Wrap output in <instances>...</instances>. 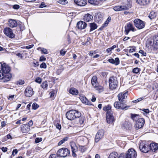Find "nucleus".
I'll return each mask as SVG.
<instances>
[{"mask_svg": "<svg viewBox=\"0 0 158 158\" xmlns=\"http://www.w3.org/2000/svg\"><path fill=\"white\" fill-rule=\"evenodd\" d=\"M10 67L5 63H0V81L2 82H6L10 81L12 77L10 73Z\"/></svg>", "mask_w": 158, "mask_h": 158, "instance_id": "obj_1", "label": "nucleus"}, {"mask_svg": "<svg viewBox=\"0 0 158 158\" xmlns=\"http://www.w3.org/2000/svg\"><path fill=\"white\" fill-rule=\"evenodd\" d=\"M81 116V113L79 111L75 110H69L66 114V117L70 120H73L79 118Z\"/></svg>", "mask_w": 158, "mask_h": 158, "instance_id": "obj_2", "label": "nucleus"}, {"mask_svg": "<svg viewBox=\"0 0 158 158\" xmlns=\"http://www.w3.org/2000/svg\"><path fill=\"white\" fill-rule=\"evenodd\" d=\"M147 45L152 52H156L158 49V36L154 38L152 41H148Z\"/></svg>", "mask_w": 158, "mask_h": 158, "instance_id": "obj_3", "label": "nucleus"}, {"mask_svg": "<svg viewBox=\"0 0 158 158\" xmlns=\"http://www.w3.org/2000/svg\"><path fill=\"white\" fill-rule=\"evenodd\" d=\"M109 83L110 89L113 90L115 89L118 83L117 77L114 76L110 77L109 80Z\"/></svg>", "mask_w": 158, "mask_h": 158, "instance_id": "obj_4", "label": "nucleus"}, {"mask_svg": "<svg viewBox=\"0 0 158 158\" xmlns=\"http://www.w3.org/2000/svg\"><path fill=\"white\" fill-rule=\"evenodd\" d=\"M70 151L68 148H64L59 149L57 152V155L60 157H65L70 154Z\"/></svg>", "mask_w": 158, "mask_h": 158, "instance_id": "obj_5", "label": "nucleus"}, {"mask_svg": "<svg viewBox=\"0 0 158 158\" xmlns=\"http://www.w3.org/2000/svg\"><path fill=\"white\" fill-rule=\"evenodd\" d=\"M134 23L135 26L139 29H141L145 27V23L139 19H135L134 20Z\"/></svg>", "mask_w": 158, "mask_h": 158, "instance_id": "obj_6", "label": "nucleus"}, {"mask_svg": "<svg viewBox=\"0 0 158 158\" xmlns=\"http://www.w3.org/2000/svg\"><path fill=\"white\" fill-rule=\"evenodd\" d=\"M114 106L117 109L127 110L130 107L129 106H127L123 102H116L114 104Z\"/></svg>", "mask_w": 158, "mask_h": 158, "instance_id": "obj_7", "label": "nucleus"}, {"mask_svg": "<svg viewBox=\"0 0 158 158\" xmlns=\"http://www.w3.org/2000/svg\"><path fill=\"white\" fill-rule=\"evenodd\" d=\"M136 30V29L133 24L130 23H127L125 27L124 32L126 35L128 34L130 31H135Z\"/></svg>", "mask_w": 158, "mask_h": 158, "instance_id": "obj_8", "label": "nucleus"}, {"mask_svg": "<svg viewBox=\"0 0 158 158\" xmlns=\"http://www.w3.org/2000/svg\"><path fill=\"white\" fill-rule=\"evenodd\" d=\"M3 32L6 36L10 38H13L15 37V35L13 33L12 30L9 27L4 28Z\"/></svg>", "mask_w": 158, "mask_h": 158, "instance_id": "obj_9", "label": "nucleus"}, {"mask_svg": "<svg viewBox=\"0 0 158 158\" xmlns=\"http://www.w3.org/2000/svg\"><path fill=\"white\" fill-rule=\"evenodd\" d=\"M137 153L135 151L133 148L128 150L126 154V158H136Z\"/></svg>", "mask_w": 158, "mask_h": 158, "instance_id": "obj_10", "label": "nucleus"}, {"mask_svg": "<svg viewBox=\"0 0 158 158\" xmlns=\"http://www.w3.org/2000/svg\"><path fill=\"white\" fill-rule=\"evenodd\" d=\"M144 123L145 120L144 118H139L136 121L135 125V127L136 129L141 128L143 127Z\"/></svg>", "mask_w": 158, "mask_h": 158, "instance_id": "obj_11", "label": "nucleus"}, {"mask_svg": "<svg viewBox=\"0 0 158 158\" xmlns=\"http://www.w3.org/2000/svg\"><path fill=\"white\" fill-rule=\"evenodd\" d=\"M131 7L130 3H129V5L124 6H118L114 7L113 9L116 11H118L123 10H126Z\"/></svg>", "mask_w": 158, "mask_h": 158, "instance_id": "obj_12", "label": "nucleus"}, {"mask_svg": "<svg viewBox=\"0 0 158 158\" xmlns=\"http://www.w3.org/2000/svg\"><path fill=\"white\" fill-rule=\"evenodd\" d=\"M104 135V131L101 129L98 131L96 135L95 139V142H98L103 137Z\"/></svg>", "mask_w": 158, "mask_h": 158, "instance_id": "obj_13", "label": "nucleus"}, {"mask_svg": "<svg viewBox=\"0 0 158 158\" xmlns=\"http://www.w3.org/2000/svg\"><path fill=\"white\" fill-rule=\"evenodd\" d=\"M70 144L72 153V156L73 157H76L77 156L76 152L78 151L77 147L74 142H71L70 143Z\"/></svg>", "mask_w": 158, "mask_h": 158, "instance_id": "obj_14", "label": "nucleus"}, {"mask_svg": "<svg viewBox=\"0 0 158 158\" xmlns=\"http://www.w3.org/2000/svg\"><path fill=\"white\" fill-rule=\"evenodd\" d=\"M127 92H126L125 93H119L118 95V98L119 101L121 102L124 103L125 102V101L124 100L127 98Z\"/></svg>", "mask_w": 158, "mask_h": 158, "instance_id": "obj_15", "label": "nucleus"}, {"mask_svg": "<svg viewBox=\"0 0 158 158\" xmlns=\"http://www.w3.org/2000/svg\"><path fill=\"white\" fill-rule=\"evenodd\" d=\"M106 121L108 123L110 124H112L114 121V117L112 115V112H108L106 114Z\"/></svg>", "mask_w": 158, "mask_h": 158, "instance_id": "obj_16", "label": "nucleus"}, {"mask_svg": "<svg viewBox=\"0 0 158 158\" xmlns=\"http://www.w3.org/2000/svg\"><path fill=\"white\" fill-rule=\"evenodd\" d=\"M24 94L27 97H30L34 94L33 89L31 87L28 86L24 91Z\"/></svg>", "mask_w": 158, "mask_h": 158, "instance_id": "obj_17", "label": "nucleus"}, {"mask_svg": "<svg viewBox=\"0 0 158 158\" xmlns=\"http://www.w3.org/2000/svg\"><path fill=\"white\" fill-rule=\"evenodd\" d=\"M139 148L140 150L142 152L144 153H147L150 150L149 145L146 144L143 145H140L139 146Z\"/></svg>", "mask_w": 158, "mask_h": 158, "instance_id": "obj_18", "label": "nucleus"}, {"mask_svg": "<svg viewBox=\"0 0 158 158\" xmlns=\"http://www.w3.org/2000/svg\"><path fill=\"white\" fill-rule=\"evenodd\" d=\"M79 96V98L82 103L88 105H91L90 101L88 100L85 96L83 95H81Z\"/></svg>", "mask_w": 158, "mask_h": 158, "instance_id": "obj_19", "label": "nucleus"}, {"mask_svg": "<svg viewBox=\"0 0 158 158\" xmlns=\"http://www.w3.org/2000/svg\"><path fill=\"white\" fill-rule=\"evenodd\" d=\"M7 24L8 26L11 28L15 27L17 26V23L16 21L12 19L8 20Z\"/></svg>", "mask_w": 158, "mask_h": 158, "instance_id": "obj_20", "label": "nucleus"}, {"mask_svg": "<svg viewBox=\"0 0 158 158\" xmlns=\"http://www.w3.org/2000/svg\"><path fill=\"white\" fill-rule=\"evenodd\" d=\"M87 24L84 22L80 21L77 24V27L79 29L82 30L85 29L87 26Z\"/></svg>", "mask_w": 158, "mask_h": 158, "instance_id": "obj_21", "label": "nucleus"}, {"mask_svg": "<svg viewBox=\"0 0 158 158\" xmlns=\"http://www.w3.org/2000/svg\"><path fill=\"white\" fill-rule=\"evenodd\" d=\"M30 130V128L27 124H23L21 127V131L23 133H28Z\"/></svg>", "mask_w": 158, "mask_h": 158, "instance_id": "obj_22", "label": "nucleus"}, {"mask_svg": "<svg viewBox=\"0 0 158 158\" xmlns=\"http://www.w3.org/2000/svg\"><path fill=\"white\" fill-rule=\"evenodd\" d=\"M150 150L152 152H155L158 149V144L155 143H152L149 145Z\"/></svg>", "mask_w": 158, "mask_h": 158, "instance_id": "obj_23", "label": "nucleus"}, {"mask_svg": "<svg viewBox=\"0 0 158 158\" xmlns=\"http://www.w3.org/2000/svg\"><path fill=\"white\" fill-rule=\"evenodd\" d=\"M86 0H74V2L78 6H84L87 3Z\"/></svg>", "mask_w": 158, "mask_h": 158, "instance_id": "obj_24", "label": "nucleus"}, {"mask_svg": "<svg viewBox=\"0 0 158 158\" xmlns=\"http://www.w3.org/2000/svg\"><path fill=\"white\" fill-rule=\"evenodd\" d=\"M138 4L141 6H145L149 3V0H135Z\"/></svg>", "mask_w": 158, "mask_h": 158, "instance_id": "obj_25", "label": "nucleus"}, {"mask_svg": "<svg viewBox=\"0 0 158 158\" xmlns=\"http://www.w3.org/2000/svg\"><path fill=\"white\" fill-rule=\"evenodd\" d=\"M103 14L100 12L98 13L95 16V19L96 21L99 22L102 20Z\"/></svg>", "mask_w": 158, "mask_h": 158, "instance_id": "obj_26", "label": "nucleus"}, {"mask_svg": "<svg viewBox=\"0 0 158 158\" xmlns=\"http://www.w3.org/2000/svg\"><path fill=\"white\" fill-rule=\"evenodd\" d=\"M93 16L89 14H85L83 20L84 21L89 22L92 20Z\"/></svg>", "mask_w": 158, "mask_h": 158, "instance_id": "obj_27", "label": "nucleus"}, {"mask_svg": "<svg viewBox=\"0 0 158 158\" xmlns=\"http://www.w3.org/2000/svg\"><path fill=\"white\" fill-rule=\"evenodd\" d=\"M108 61L110 63L118 65L119 64V60L118 58H116L114 60L113 59H109Z\"/></svg>", "mask_w": 158, "mask_h": 158, "instance_id": "obj_28", "label": "nucleus"}, {"mask_svg": "<svg viewBox=\"0 0 158 158\" xmlns=\"http://www.w3.org/2000/svg\"><path fill=\"white\" fill-rule=\"evenodd\" d=\"M91 83L94 87H96L98 85V84L97 81V78L96 76L93 77L91 79Z\"/></svg>", "mask_w": 158, "mask_h": 158, "instance_id": "obj_29", "label": "nucleus"}, {"mask_svg": "<svg viewBox=\"0 0 158 158\" xmlns=\"http://www.w3.org/2000/svg\"><path fill=\"white\" fill-rule=\"evenodd\" d=\"M111 20V18L110 17H108L104 23L103 24V25L99 29L102 30L104 27H106L108 24L110 22Z\"/></svg>", "mask_w": 158, "mask_h": 158, "instance_id": "obj_30", "label": "nucleus"}, {"mask_svg": "<svg viewBox=\"0 0 158 158\" xmlns=\"http://www.w3.org/2000/svg\"><path fill=\"white\" fill-rule=\"evenodd\" d=\"M69 92L71 94L76 95H77L78 91L77 89L74 88H72L69 89Z\"/></svg>", "mask_w": 158, "mask_h": 158, "instance_id": "obj_31", "label": "nucleus"}, {"mask_svg": "<svg viewBox=\"0 0 158 158\" xmlns=\"http://www.w3.org/2000/svg\"><path fill=\"white\" fill-rule=\"evenodd\" d=\"M131 117L133 120H135L136 122L139 118H141L139 114H131Z\"/></svg>", "mask_w": 158, "mask_h": 158, "instance_id": "obj_32", "label": "nucleus"}, {"mask_svg": "<svg viewBox=\"0 0 158 158\" xmlns=\"http://www.w3.org/2000/svg\"><path fill=\"white\" fill-rule=\"evenodd\" d=\"M88 2L89 3L94 5H100L98 0H88Z\"/></svg>", "mask_w": 158, "mask_h": 158, "instance_id": "obj_33", "label": "nucleus"}, {"mask_svg": "<svg viewBox=\"0 0 158 158\" xmlns=\"http://www.w3.org/2000/svg\"><path fill=\"white\" fill-rule=\"evenodd\" d=\"M89 27L90 28V32L96 29L98 27L97 25L94 23H89Z\"/></svg>", "mask_w": 158, "mask_h": 158, "instance_id": "obj_34", "label": "nucleus"}, {"mask_svg": "<svg viewBox=\"0 0 158 158\" xmlns=\"http://www.w3.org/2000/svg\"><path fill=\"white\" fill-rule=\"evenodd\" d=\"M117 157L118 153L116 152H112L109 156V158H117Z\"/></svg>", "mask_w": 158, "mask_h": 158, "instance_id": "obj_35", "label": "nucleus"}, {"mask_svg": "<svg viewBox=\"0 0 158 158\" xmlns=\"http://www.w3.org/2000/svg\"><path fill=\"white\" fill-rule=\"evenodd\" d=\"M111 108L110 106V105H107V106H104L103 107V109L104 111H107V112L106 113H107L108 112H111L112 111H111Z\"/></svg>", "mask_w": 158, "mask_h": 158, "instance_id": "obj_36", "label": "nucleus"}, {"mask_svg": "<svg viewBox=\"0 0 158 158\" xmlns=\"http://www.w3.org/2000/svg\"><path fill=\"white\" fill-rule=\"evenodd\" d=\"M156 15L155 12L153 11H152L150 13L148 17L151 19H152L156 17Z\"/></svg>", "mask_w": 158, "mask_h": 158, "instance_id": "obj_37", "label": "nucleus"}, {"mask_svg": "<svg viewBox=\"0 0 158 158\" xmlns=\"http://www.w3.org/2000/svg\"><path fill=\"white\" fill-rule=\"evenodd\" d=\"M79 149L82 152H83L86 150L87 148L85 146H80L79 145Z\"/></svg>", "mask_w": 158, "mask_h": 158, "instance_id": "obj_38", "label": "nucleus"}, {"mask_svg": "<svg viewBox=\"0 0 158 158\" xmlns=\"http://www.w3.org/2000/svg\"><path fill=\"white\" fill-rule=\"evenodd\" d=\"M41 86L43 88L46 90L48 87V83L47 81H44L43 82Z\"/></svg>", "mask_w": 158, "mask_h": 158, "instance_id": "obj_39", "label": "nucleus"}, {"mask_svg": "<svg viewBox=\"0 0 158 158\" xmlns=\"http://www.w3.org/2000/svg\"><path fill=\"white\" fill-rule=\"evenodd\" d=\"M68 137H65L63 138L62 140H61L58 143V145H60L64 143L65 141H66L68 139Z\"/></svg>", "mask_w": 158, "mask_h": 158, "instance_id": "obj_40", "label": "nucleus"}, {"mask_svg": "<svg viewBox=\"0 0 158 158\" xmlns=\"http://www.w3.org/2000/svg\"><path fill=\"white\" fill-rule=\"evenodd\" d=\"M32 109L33 110H36L39 107V105L36 103H34L32 105Z\"/></svg>", "mask_w": 158, "mask_h": 158, "instance_id": "obj_41", "label": "nucleus"}, {"mask_svg": "<svg viewBox=\"0 0 158 158\" xmlns=\"http://www.w3.org/2000/svg\"><path fill=\"white\" fill-rule=\"evenodd\" d=\"M80 117V118H79V123L80 124H82L84 123L85 118L84 117L81 116Z\"/></svg>", "mask_w": 158, "mask_h": 158, "instance_id": "obj_42", "label": "nucleus"}, {"mask_svg": "<svg viewBox=\"0 0 158 158\" xmlns=\"http://www.w3.org/2000/svg\"><path fill=\"white\" fill-rule=\"evenodd\" d=\"M140 110H141L143 111V113L144 115L147 114L149 112V110L148 109H140Z\"/></svg>", "mask_w": 158, "mask_h": 158, "instance_id": "obj_43", "label": "nucleus"}, {"mask_svg": "<svg viewBox=\"0 0 158 158\" xmlns=\"http://www.w3.org/2000/svg\"><path fill=\"white\" fill-rule=\"evenodd\" d=\"M59 156L56 154H52L50 155L49 158H58Z\"/></svg>", "mask_w": 158, "mask_h": 158, "instance_id": "obj_44", "label": "nucleus"}, {"mask_svg": "<svg viewBox=\"0 0 158 158\" xmlns=\"http://www.w3.org/2000/svg\"><path fill=\"white\" fill-rule=\"evenodd\" d=\"M94 88H95L97 90L99 91H102L103 89V87L101 86H100L98 85V84L96 87H94Z\"/></svg>", "mask_w": 158, "mask_h": 158, "instance_id": "obj_45", "label": "nucleus"}, {"mask_svg": "<svg viewBox=\"0 0 158 158\" xmlns=\"http://www.w3.org/2000/svg\"><path fill=\"white\" fill-rule=\"evenodd\" d=\"M140 70V69L139 68H134L133 69L132 72L133 73L137 74L139 72Z\"/></svg>", "mask_w": 158, "mask_h": 158, "instance_id": "obj_46", "label": "nucleus"}, {"mask_svg": "<svg viewBox=\"0 0 158 158\" xmlns=\"http://www.w3.org/2000/svg\"><path fill=\"white\" fill-rule=\"evenodd\" d=\"M58 2L62 4H65L68 3V1L66 0H59Z\"/></svg>", "mask_w": 158, "mask_h": 158, "instance_id": "obj_47", "label": "nucleus"}, {"mask_svg": "<svg viewBox=\"0 0 158 158\" xmlns=\"http://www.w3.org/2000/svg\"><path fill=\"white\" fill-rule=\"evenodd\" d=\"M130 126V124L129 122H126L124 123V127L127 129Z\"/></svg>", "mask_w": 158, "mask_h": 158, "instance_id": "obj_48", "label": "nucleus"}, {"mask_svg": "<svg viewBox=\"0 0 158 158\" xmlns=\"http://www.w3.org/2000/svg\"><path fill=\"white\" fill-rule=\"evenodd\" d=\"M35 81L39 84L41 83L42 82V79L39 77H37L35 79Z\"/></svg>", "mask_w": 158, "mask_h": 158, "instance_id": "obj_49", "label": "nucleus"}, {"mask_svg": "<svg viewBox=\"0 0 158 158\" xmlns=\"http://www.w3.org/2000/svg\"><path fill=\"white\" fill-rule=\"evenodd\" d=\"M42 139L41 138H37L35 139V142L36 143H38L42 141Z\"/></svg>", "mask_w": 158, "mask_h": 158, "instance_id": "obj_50", "label": "nucleus"}, {"mask_svg": "<svg viewBox=\"0 0 158 158\" xmlns=\"http://www.w3.org/2000/svg\"><path fill=\"white\" fill-rule=\"evenodd\" d=\"M40 67L41 68L45 69L46 68V64L45 63L43 62L40 65Z\"/></svg>", "mask_w": 158, "mask_h": 158, "instance_id": "obj_51", "label": "nucleus"}, {"mask_svg": "<svg viewBox=\"0 0 158 158\" xmlns=\"http://www.w3.org/2000/svg\"><path fill=\"white\" fill-rule=\"evenodd\" d=\"M135 47L134 46L131 47V48L129 50V52L130 53L133 52H135Z\"/></svg>", "mask_w": 158, "mask_h": 158, "instance_id": "obj_52", "label": "nucleus"}, {"mask_svg": "<svg viewBox=\"0 0 158 158\" xmlns=\"http://www.w3.org/2000/svg\"><path fill=\"white\" fill-rule=\"evenodd\" d=\"M118 158H126V155L123 153H121L119 156Z\"/></svg>", "mask_w": 158, "mask_h": 158, "instance_id": "obj_53", "label": "nucleus"}, {"mask_svg": "<svg viewBox=\"0 0 158 158\" xmlns=\"http://www.w3.org/2000/svg\"><path fill=\"white\" fill-rule=\"evenodd\" d=\"M41 51L44 54H47L48 53L47 50L44 48H42Z\"/></svg>", "mask_w": 158, "mask_h": 158, "instance_id": "obj_54", "label": "nucleus"}, {"mask_svg": "<svg viewBox=\"0 0 158 158\" xmlns=\"http://www.w3.org/2000/svg\"><path fill=\"white\" fill-rule=\"evenodd\" d=\"M34 46V45L33 44H31V45H28L27 46L24 47L23 48H27V49H29L32 48Z\"/></svg>", "mask_w": 158, "mask_h": 158, "instance_id": "obj_55", "label": "nucleus"}, {"mask_svg": "<svg viewBox=\"0 0 158 158\" xmlns=\"http://www.w3.org/2000/svg\"><path fill=\"white\" fill-rule=\"evenodd\" d=\"M18 152V150L17 149H14L12 152V155L13 156H15V154H16Z\"/></svg>", "mask_w": 158, "mask_h": 158, "instance_id": "obj_56", "label": "nucleus"}, {"mask_svg": "<svg viewBox=\"0 0 158 158\" xmlns=\"http://www.w3.org/2000/svg\"><path fill=\"white\" fill-rule=\"evenodd\" d=\"M139 52L142 54L143 56H146V53L143 50H139Z\"/></svg>", "mask_w": 158, "mask_h": 158, "instance_id": "obj_57", "label": "nucleus"}, {"mask_svg": "<svg viewBox=\"0 0 158 158\" xmlns=\"http://www.w3.org/2000/svg\"><path fill=\"white\" fill-rule=\"evenodd\" d=\"M90 40V38H88L87 40V42L85 43V45H89L90 44V42L89 41Z\"/></svg>", "mask_w": 158, "mask_h": 158, "instance_id": "obj_58", "label": "nucleus"}, {"mask_svg": "<svg viewBox=\"0 0 158 158\" xmlns=\"http://www.w3.org/2000/svg\"><path fill=\"white\" fill-rule=\"evenodd\" d=\"M24 81L23 80H19L18 81V84L19 85H23L24 84Z\"/></svg>", "mask_w": 158, "mask_h": 158, "instance_id": "obj_59", "label": "nucleus"}, {"mask_svg": "<svg viewBox=\"0 0 158 158\" xmlns=\"http://www.w3.org/2000/svg\"><path fill=\"white\" fill-rule=\"evenodd\" d=\"M95 52L93 51H90L89 52V55L90 56H92L95 53Z\"/></svg>", "mask_w": 158, "mask_h": 158, "instance_id": "obj_60", "label": "nucleus"}, {"mask_svg": "<svg viewBox=\"0 0 158 158\" xmlns=\"http://www.w3.org/2000/svg\"><path fill=\"white\" fill-rule=\"evenodd\" d=\"M46 60V58L43 56H41L40 59V60L41 61H44Z\"/></svg>", "mask_w": 158, "mask_h": 158, "instance_id": "obj_61", "label": "nucleus"}, {"mask_svg": "<svg viewBox=\"0 0 158 158\" xmlns=\"http://www.w3.org/2000/svg\"><path fill=\"white\" fill-rule=\"evenodd\" d=\"M55 93L54 91H52L50 92L49 94L51 97H53L54 96Z\"/></svg>", "mask_w": 158, "mask_h": 158, "instance_id": "obj_62", "label": "nucleus"}, {"mask_svg": "<svg viewBox=\"0 0 158 158\" xmlns=\"http://www.w3.org/2000/svg\"><path fill=\"white\" fill-rule=\"evenodd\" d=\"M33 124V122L32 120H30L29 121L27 125H28L29 126V128L30 127L32 126V125Z\"/></svg>", "mask_w": 158, "mask_h": 158, "instance_id": "obj_63", "label": "nucleus"}, {"mask_svg": "<svg viewBox=\"0 0 158 158\" xmlns=\"http://www.w3.org/2000/svg\"><path fill=\"white\" fill-rule=\"evenodd\" d=\"M66 53V52L63 51V50H61L60 52V54L62 56H64Z\"/></svg>", "mask_w": 158, "mask_h": 158, "instance_id": "obj_64", "label": "nucleus"}]
</instances>
